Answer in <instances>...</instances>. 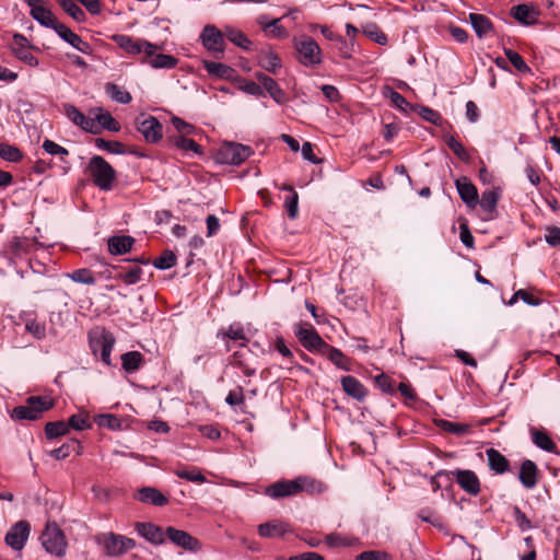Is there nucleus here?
Returning <instances> with one entry per match:
<instances>
[{"label": "nucleus", "mask_w": 560, "mask_h": 560, "mask_svg": "<svg viewBox=\"0 0 560 560\" xmlns=\"http://www.w3.org/2000/svg\"><path fill=\"white\" fill-rule=\"evenodd\" d=\"M94 540L104 555L110 558L122 556L136 547L132 538L113 532L100 533Z\"/></svg>", "instance_id": "1"}, {"label": "nucleus", "mask_w": 560, "mask_h": 560, "mask_svg": "<svg viewBox=\"0 0 560 560\" xmlns=\"http://www.w3.org/2000/svg\"><path fill=\"white\" fill-rule=\"evenodd\" d=\"M88 171L95 186L101 190L112 189L113 182L116 178V172L112 165L101 155L91 158Z\"/></svg>", "instance_id": "2"}, {"label": "nucleus", "mask_w": 560, "mask_h": 560, "mask_svg": "<svg viewBox=\"0 0 560 560\" xmlns=\"http://www.w3.org/2000/svg\"><path fill=\"white\" fill-rule=\"evenodd\" d=\"M52 407V400L43 396H31L25 405L15 407L11 417L16 420H37L40 415Z\"/></svg>", "instance_id": "3"}, {"label": "nucleus", "mask_w": 560, "mask_h": 560, "mask_svg": "<svg viewBox=\"0 0 560 560\" xmlns=\"http://www.w3.org/2000/svg\"><path fill=\"white\" fill-rule=\"evenodd\" d=\"M42 546L56 557H63L67 549V540L61 528L55 523H47L40 535Z\"/></svg>", "instance_id": "4"}, {"label": "nucleus", "mask_w": 560, "mask_h": 560, "mask_svg": "<svg viewBox=\"0 0 560 560\" xmlns=\"http://www.w3.org/2000/svg\"><path fill=\"white\" fill-rule=\"evenodd\" d=\"M116 45L129 55L151 56L154 51L162 49V46L150 43L142 38H133L129 35L116 34L112 37Z\"/></svg>", "instance_id": "5"}, {"label": "nucleus", "mask_w": 560, "mask_h": 560, "mask_svg": "<svg viewBox=\"0 0 560 560\" xmlns=\"http://www.w3.org/2000/svg\"><path fill=\"white\" fill-rule=\"evenodd\" d=\"M294 334L301 345L308 351L324 353L328 343L319 336L310 323H299L294 327Z\"/></svg>", "instance_id": "6"}, {"label": "nucleus", "mask_w": 560, "mask_h": 560, "mask_svg": "<svg viewBox=\"0 0 560 560\" xmlns=\"http://www.w3.org/2000/svg\"><path fill=\"white\" fill-rule=\"evenodd\" d=\"M202 46L214 57H222L225 50L224 28L221 31L212 24L206 25L200 35Z\"/></svg>", "instance_id": "7"}, {"label": "nucleus", "mask_w": 560, "mask_h": 560, "mask_svg": "<svg viewBox=\"0 0 560 560\" xmlns=\"http://www.w3.org/2000/svg\"><path fill=\"white\" fill-rule=\"evenodd\" d=\"M299 61L306 67H316L322 62V50L311 36H303L294 42Z\"/></svg>", "instance_id": "8"}, {"label": "nucleus", "mask_w": 560, "mask_h": 560, "mask_svg": "<svg viewBox=\"0 0 560 560\" xmlns=\"http://www.w3.org/2000/svg\"><path fill=\"white\" fill-rule=\"evenodd\" d=\"M252 149L240 143H225L218 152V159L225 164H241L252 154Z\"/></svg>", "instance_id": "9"}, {"label": "nucleus", "mask_w": 560, "mask_h": 560, "mask_svg": "<svg viewBox=\"0 0 560 560\" xmlns=\"http://www.w3.org/2000/svg\"><path fill=\"white\" fill-rule=\"evenodd\" d=\"M24 2L30 7L31 16L37 21L40 25L45 27L52 28L57 27L58 24H61L54 13L45 7L47 0H24Z\"/></svg>", "instance_id": "10"}, {"label": "nucleus", "mask_w": 560, "mask_h": 560, "mask_svg": "<svg viewBox=\"0 0 560 560\" xmlns=\"http://www.w3.org/2000/svg\"><path fill=\"white\" fill-rule=\"evenodd\" d=\"M136 128L147 142L155 143L162 139V125L154 116L141 115L136 119Z\"/></svg>", "instance_id": "11"}, {"label": "nucleus", "mask_w": 560, "mask_h": 560, "mask_svg": "<svg viewBox=\"0 0 560 560\" xmlns=\"http://www.w3.org/2000/svg\"><path fill=\"white\" fill-rule=\"evenodd\" d=\"M31 532L30 523L26 521H19L7 533L4 541L14 550H22Z\"/></svg>", "instance_id": "12"}, {"label": "nucleus", "mask_w": 560, "mask_h": 560, "mask_svg": "<svg viewBox=\"0 0 560 560\" xmlns=\"http://www.w3.org/2000/svg\"><path fill=\"white\" fill-rule=\"evenodd\" d=\"M63 113L75 126L80 127L82 130L90 132L92 135L100 133V128H97L93 118L85 116L79 108H77L72 104L63 105Z\"/></svg>", "instance_id": "13"}, {"label": "nucleus", "mask_w": 560, "mask_h": 560, "mask_svg": "<svg viewBox=\"0 0 560 560\" xmlns=\"http://www.w3.org/2000/svg\"><path fill=\"white\" fill-rule=\"evenodd\" d=\"M458 486L470 495L480 493V480L475 471L469 469H455L451 471Z\"/></svg>", "instance_id": "14"}, {"label": "nucleus", "mask_w": 560, "mask_h": 560, "mask_svg": "<svg viewBox=\"0 0 560 560\" xmlns=\"http://www.w3.org/2000/svg\"><path fill=\"white\" fill-rule=\"evenodd\" d=\"M165 537L174 545L185 550L195 551L200 547L198 539L192 537L189 533L171 526L166 528Z\"/></svg>", "instance_id": "15"}, {"label": "nucleus", "mask_w": 560, "mask_h": 560, "mask_svg": "<svg viewBox=\"0 0 560 560\" xmlns=\"http://www.w3.org/2000/svg\"><path fill=\"white\" fill-rule=\"evenodd\" d=\"M55 32L58 34L60 38H62L65 42H67L69 45H71L80 52L85 55L92 54V46L88 42L83 40L78 34L72 32L69 27H67L65 24H58L57 27H55Z\"/></svg>", "instance_id": "16"}, {"label": "nucleus", "mask_w": 560, "mask_h": 560, "mask_svg": "<svg viewBox=\"0 0 560 560\" xmlns=\"http://www.w3.org/2000/svg\"><path fill=\"white\" fill-rule=\"evenodd\" d=\"M455 186L460 199L467 205V207L475 208L478 205V190L468 177L462 176L457 178L455 180Z\"/></svg>", "instance_id": "17"}, {"label": "nucleus", "mask_w": 560, "mask_h": 560, "mask_svg": "<svg viewBox=\"0 0 560 560\" xmlns=\"http://www.w3.org/2000/svg\"><path fill=\"white\" fill-rule=\"evenodd\" d=\"M296 479L277 481L266 488L265 493L272 499L292 497L299 493Z\"/></svg>", "instance_id": "18"}, {"label": "nucleus", "mask_w": 560, "mask_h": 560, "mask_svg": "<svg viewBox=\"0 0 560 560\" xmlns=\"http://www.w3.org/2000/svg\"><path fill=\"white\" fill-rule=\"evenodd\" d=\"M12 50L16 58L28 66L36 67L38 65L37 58L30 51L26 37L22 34L13 36Z\"/></svg>", "instance_id": "19"}, {"label": "nucleus", "mask_w": 560, "mask_h": 560, "mask_svg": "<svg viewBox=\"0 0 560 560\" xmlns=\"http://www.w3.org/2000/svg\"><path fill=\"white\" fill-rule=\"evenodd\" d=\"M203 68L210 75L215 77L218 79H223L228 81H240V77L237 75L235 69L225 63L205 60Z\"/></svg>", "instance_id": "20"}, {"label": "nucleus", "mask_w": 560, "mask_h": 560, "mask_svg": "<svg viewBox=\"0 0 560 560\" xmlns=\"http://www.w3.org/2000/svg\"><path fill=\"white\" fill-rule=\"evenodd\" d=\"M511 15L523 25H535L538 22L539 11L528 4H517L511 9Z\"/></svg>", "instance_id": "21"}, {"label": "nucleus", "mask_w": 560, "mask_h": 560, "mask_svg": "<svg viewBox=\"0 0 560 560\" xmlns=\"http://www.w3.org/2000/svg\"><path fill=\"white\" fill-rule=\"evenodd\" d=\"M538 476V467L533 460L525 459L522 462L518 479L526 489H533L537 486Z\"/></svg>", "instance_id": "22"}, {"label": "nucleus", "mask_w": 560, "mask_h": 560, "mask_svg": "<svg viewBox=\"0 0 560 560\" xmlns=\"http://www.w3.org/2000/svg\"><path fill=\"white\" fill-rule=\"evenodd\" d=\"M340 382L343 392L348 396H351L358 401H362L365 399L368 395V389L357 377L351 375L342 376Z\"/></svg>", "instance_id": "23"}, {"label": "nucleus", "mask_w": 560, "mask_h": 560, "mask_svg": "<svg viewBox=\"0 0 560 560\" xmlns=\"http://www.w3.org/2000/svg\"><path fill=\"white\" fill-rule=\"evenodd\" d=\"M136 529L140 536L151 544L160 545L165 540V532L152 523H136Z\"/></svg>", "instance_id": "24"}, {"label": "nucleus", "mask_w": 560, "mask_h": 560, "mask_svg": "<svg viewBox=\"0 0 560 560\" xmlns=\"http://www.w3.org/2000/svg\"><path fill=\"white\" fill-rule=\"evenodd\" d=\"M135 499H137L140 502L150 503L155 506H163L166 505L168 502L167 498L161 491L153 487H143L139 489L137 494L135 495Z\"/></svg>", "instance_id": "25"}, {"label": "nucleus", "mask_w": 560, "mask_h": 560, "mask_svg": "<svg viewBox=\"0 0 560 560\" xmlns=\"http://www.w3.org/2000/svg\"><path fill=\"white\" fill-rule=\"evenodd\" d=\"M142 63H148L153 69H174L178 59L172 55L156 54L154 51L151 56H142Z\"/></svg>", "instance_id": "26"}, {"label": "nucleus", "mask_w": 560, "mask_h": 560, "mask_svg": "<svg viewBox=\"0 0 560 560\" xmlns=\"http://www.w3.org/2000/svg\"><path fill=\"white\" fill-rule=\"evenodd\" d=\"M288 532H290L289 525L280 520H275V521L258 525L259 536L266 537V538L281 537L284 534H287Z\"/></svg>", "instance_id": "27"}, {"label": "nucleus", "mask_w": 560, "mask_h": 560, "mask_svg": "<svg viewBox=\"0 0 560 560\" xmlns=\"http://www.w3.org/2000/svg\"><path fill=\"white\" fill-rule=\"evenodd\" d=\"M486 455L490 470L499 475L510 470V462L498 450L489 448L486 451Z\"/></svg>", "instance_id": "28"}, {"label": "nucleus", "mask_w": 560, "mask_h": 560, "mask_svg": "<svg viewBox=\"0 0 560 560\" xmlns=\"http://www.w3.org/2000/svg\"><path fill=\"white\" fill-rule=\"evenodd\" d=\"M135 238L128 235L113 236L108 240V250L113 255H122L131 250Z\"/></svg>", "instance_id": "29"}, {"label": "nucleus", "mask_w": 560, "mask_h": 560, "mask_svg": "<svg viewBox=\"0 0 560 560\" xmlns=\"http://www.w3.org/2000/svg\"><path fill=\"white\" fill-rule=\"evenodd\" d=\"M468 20L479 38H482L487 34L493 31V24L490 19L483 14L470 13Z\"/></svg>", "instance_id": "30"}, {"label": "nucleus", "mask_w": 560, "mask_h": 560, "mask_svg": "<svg viewBox=\"0 0 560 560\" xmlns=\"http://www.w3.org/2000/svg\"><path fill=\"white\" fill-rule=\"evenodd\" d=\"M82 452V446L80 442L75 439H71L68 442L63 443L60 447L51 450L48 454L52 458L57 460H61L67 458L71 453H75L80 455Z\"/></svg>", "instance_id": "31"}, {"label": "nucleus", "mask_w": 560, "mask_h": 560, "mask_svg": "<svg viewBox=\"0 0 560 560\" xmlns=\"http://www.w3.org/2000/svg\"><path fill=\"white\" fill-rule=\"evenodd\" d=\"M295 479L298 485L300 486L299 493L305 491L306 493L310 494H319L326 490L325 483L315 478L308 476H300L296 477Z\"/></svg>", "instance_id": "32"}, {"label": "nucleus", "mask_w": 560, "mask_h": 560, "mask_svg": "<svg viewBox=\"0 0 560 560\" xmlns=\"http://www.w3.org/2000/svg\"><path fill=\"white\" fill-rule=\"evenodd\" d=\"M122 369L127 373H133L140 370L144 363V357L139 351H129L120 357Z\"/></svg>", "instance_id": "33"}, {"label": "nucleus", "mask_w": 560, "mask_h": 560, "mask_svg": "<svg viewBox=\"0 0 560 560\" xmlns=\"http://www.w3.org/2000/svg\"><path fill=\"white\" fill-rule=\"evenodd\" d=\"M282 190L289 191V195L284 198V208L288 213V217L292 220L296 219L299 215V195L293 189L292 186L283 185L280 187Z\"/></svg>", "instance_id": "34"}, {"label": "nucleus", "mask_w": 560, "mask_h": 560, "mask_svg": "<svg viewBox=\"0 0 560 560\" xmlns=\"http://www.w3.org/2000/svg\"><path fill=\"white\" fill-rule=\"evenodd\" d=\"M258 65L266 71L273 74L278 73L281 69V60L279 56L271 50L264 51L258 56Z\"/></svg>", "instance_id": "35"}, {"label": "nucleus", "mask_w": 560, "mask_h": 560, "mask_svg": "<svg viewBox=\"0 0 560 560\" xmlns=\"http://www.w3.org/2000/svg\"><path fill=\"white\" fill-rule=\"evenodd\" d=\"M100 130L106 129L108 131L118 132L120 130V124L110 115L108 112L98 109V113L93 118Z\"/></svg>", "instance_id": "36"}, {"label": "nucleus", "mask_w": 560, "mask_h": 560, "mask_svg": "<svg viewBox=\"0 0 560 560\" xmlns=\"http://www.w3.org/2000/svg\"><path fill=\"white\" fill-rule=\"evenodd\" d=\"M224 34L225 38L233 43L235 46L244 50H248L250 48L252 42L241 30L233 26H225Z\"/></svg>", "instance_id": "37"}, {"label": "nucleus", "mask_w": 560, "mask_h": 560, "mask_svg": "<svg viewBox=\"0 0 560 560\" xmlns=\"http://www.w3.org/2000/svg\"><path fill=\"white\" fill-rule=\"evenodd\" d=\"M325 542L328 547H352L360 544L359 538L353 536H343L339 533H330L325 536Z\"/></svg>", "instance_id": "38"}, {"label": "nucleus", "mask_w": 560, "mask_h": 560, "mask_svg": "<svg viewBox=\"0 0 560 560\" xmlns=\"http://www.w3.org/2000/svg\"><path fill=\"white\" fill-rule=\"evenodd\" d=\"M499 199H500V188L493 187V188L485 190L482 192L481 199L478 203H480V207L485 211L491 213L495 210Z\"/></svg>", "instance_id": "39"}, {"label": "nucleus", "mask_w": 560, "mask_h": 560, "mask_svg": "<svg viewBox=\"0 0 560 560\" xmlns=\"http://www.w3.org/2000/svg\"><path fill=\"white\" fill-rule=\"evenodd\" d=\"M222 339L232 340L238 342L241 346H245L248 341L244 328L240 324L231 325L226 330H222L218 334Z\"/></svg>", "instance_id": "40"}, {"label": "nucleus", "mask_w": 560, "mask_h": 560, "mask_svg": "<svg viewBox=\"0 0 560 560\" xmlns=\"http://www.w3.org/2000/svg\"><path fill=\"white\" fill-rule=\"evenodd\" d=\"M115 337L112 332L103 330L101 334L90 337V347L93 354L101 353L104 346L115 343Z\"/></svg>", "instance_id": "41"}, {"label": "nucleus", "mask_w": 560, "mask_h": 560, "mask_svg": "<svg viewBox=\"0 0 560 560\" xmlns=\"http://www.w3.org/2000/svg\"><path fill=\"white\" fill-rule=\"evenodd\" d=\"M34 241L27 237L14 236L10 242V249L14 256H22L34 248Z\"/></svg>", "instance_id": "42"}, {"label": "nucleus", "mask_w": 560, "mask_h": 560, "mask_svg": "<svg viewBox=\"0 0 560 560\" xmlns=\"http://www.w3.org/2000/svg\"><path fill=\"white\" fill-rule=\"evenodd\" d=\"M532 439H533V443L544 450V451H547V452H551V453H555L557 451V445L556 443L550 439V436L544 432V431H540V430H533L532 432Z\"/></svg>", "instance_id": "43"}, {"label": "nucleus", "mask_w": 560, "mask_h": 560, "mask_svg": "<svg viewBox=\"0 0 560 560\" xmlns=\"http://www.w3.org/2000/svg\"><path fill=\"white\" fill-rule=\"evenodd\" d=\"M328 359L339 369L345 371H350L351 366L349 364V359L337 348L328 345V348H325V352Z\"/></svg>", "instance_id": "44"}, {"label": "nucleus", "mask_w": 560, "mask_h": 560, "mask_svg": "<svg viewBox=\"0 0 560 560\" xmlns=\"http://www.w3.org/2000/svg\"><path fill=\"white\" fill-rule=\"evenodd\" d=\"M105 90L110 98L119 104H129L132 100L131 94L128 91L121 89L115 83H107Z\"/></svg>", "instance_id": "45"}, {"label": "nucleus", "mask_w": 560, "mask_h": 560, "mask_svg": "<svg viewBox=\"0 0 560 560\" xmlns=\"http://www.w3.org/2000/svg\"><path fill=\"white\" fill-rule=\"evenodd\" d=\"M69 433V424L65 421L48 422L45 425V434L49 440L63 436Z\"/></svg>", "instance_id": "46"}, {"label": "nucleus", "mask_w": 560, "mask_h": 560, "mask_svg": "<svg viewBox=\"0 0 560 560\" xmlns=\"http://www.w3.org/2000/svg\"><path fill=\"white\" fill-rule=\"evenodd\" d=\"M438 425L443 431L458 436L470 432V425L465 423H457L448 420H439Z\"/></svg>", "instance_id": "47"}, {"label": "nucleus", "mask_w": 560, "mask_h": 560, "mask_svg": "<svg viewBox=\"0 0 560 560\" xmlns=\"http://www.w3.org/2000/svg\"><path fill=\"white\" fill-rule=\"evenodd\" d=\"M57 2L73 20L77 22L84 21V11L73 0H57Z\"/></svg>", "instance_id": "48"}, {"label": "nucleus", "mask_w": 560, "mask_h": 560, "mask_svg": "<svg viewBox=\"0 0 560 560\" xmlns=\"http://www.w3.org/2000/svg\"><path fill=\"white\" fill-rule=\"evenodd\" d=\"M67 277H69L74 282L88 285H93L96 282L93 272L88 268L73 270L72 272L68 273Z\"/></svg>", "instance_id": "49"}, {"label": "nucleus", "mask_w": 560, "mask_h": 560, "mask_svg": "<svg viewBox=\"0 0 560 560\" xmlns=\"http://www.w3.org/2000/svg\"><path fill=\"white\" fill-rule=\"evenodd\" d=\"M444 141L445 143L447 144V147L450 148V150H452V152L458 158L460 159L462 161L464 162H468L469 161V154L467 153L466 149L464 148V145L457 140L455 139L453 136L451 135H445L444 136Z\"/></svg>", "instance_id": "50"}, {"label": "nucleus", "mask_w": 560, "mask_h": 560, "mask_svg": "<svg viewBox=\"0 0 560 560\" xmlns=\"http://www.w3.org/2000/svg\"><path fill=\"white\" fill-rule=\"evenodd\" d=\"M504 54L509 61L514 66V68L522 73H530L532 69L527 66L524 58L516 51L505 48Z\"/></svg>", "instance_id": "51"}, {"label": "nucleus", "mask_w": 560, "mask_h": 560, "mask_svg": "<svg viewBox=\"0 0 560 560\" xmlns=\"http://www.w3.org/2000/svg\"><path fill=\"white\" fill-rule=\"evenodd\" d=\"M176 255L172 250L166 249L160 257L153 260V266L156 269L166 270L174 267L176 265Z\"/></svg>", "instance_id": "52"}, {"label": "nucleus", "mask_w": 560, "mask_h": 560, "mask_svg": "<svg viewBox=\"0 0 560 560\" xmlns=\"http://www.w3.org/2000/svg\"><path fill=\"white\" fill-rule=\"evenodd\" d=\"M173 143L176 148L183 151H192L197 154L202 153L201 147L192 139L186 138V136H176L173 138Z\"/></svg>", "instance_id": "53"}, {"label": "nucleus", "mask_w": 560, "mask_h": 560, "mask_svg": "<svg viewBox=\"0 0 560 560\" xmlns=\"http://www.w3.org/2000/svg\"><path fill=\"white\" fill-rule=\"evenodd\" d=\"M25 329L34 338L42 340L47 336V329L45 324L38 322L35 318L27 319L25 323Z\"/></svg>", "instance_id": "54"}, {"label": "nucleus", "mask_w": 560, "mask_h": 560, "mask_svg": "<svg viewBox=\"0 0 560 560\" xmlns=\"http://www.w3.org/2000/svg\"><path fill=\"white\" fill-rule=\"evenodd\" d=\"M425 121H429L435 126H440L442 124V116L439 112L423 106H415V109Z\"/></svg>", "instance_id": "55"}, {"label": "nucleus", "mask_w": 560, "mask_h": 560, "mask_svg": "<svg viewBox=\"0 0 560 560\" xmlns=\"http://www.w3.org/2000/svg\"><path fill=\"white\" fill-rule=\"evenodd\" d=\"M264 89L269 93V95L273 98L278 104H283L287 101V96L284 91L279 86V84L271 78L267 80V83L262 85Z\"/></svg>", "instance_id": "56"}, {"label": "nucleus", "mask_w": 560, "mask_h": 560, "mask_svg": "<svg viewBox=\"0 0 560 560\" xmlns=\"http://www.w3.org/2000/svg\"><path fill=\"white\" fill-rule=\"evenodd\" d=\"M0 158L9 162H19L22 160V152L14 145L0 143Z\"/></svg>", "instance_id": "57"}, {"label": "nucleus", "mask_w": 560, "mask_h": 560, "mask_svg": "<svg viewBox=\"0 0 560 560\" xmlns=\"http://www.w3.org/2000/svg\"><path fill=\"white\" fill-rule=\"evenodd\" d=\"M174 474L179 478H183V479H186V480L192 481V482H205L206 481L205 476L197 468L187 469V468L179 467L174 470Z\"/></svg>", "instance_id": "58"}, {"label": "nucleus", "mask_w": 560, "mask_h": 560, "mask_svg": "<svg viewBox=\"0 0 560 560\" xmlns=\"http://www.w3.org/2000/svg\"><path fill=\"white\" fill-rule=\"evenodd\" d=\"M94 143L97 149L109 153L122 154L125 152L124 145L118 141H108L103 138H96Z\"/></svg>", "instance_id": "59"}, {"label": "nucleus", "mask_w": 560, "mask_h": 560, "mask_svg": "<svg viewBox=\"0 0 560 560\" xmlns=\"http://www.w3.org/2000/svg\"><path fill=\"white\" fill-rule=\"evenodd\" d=\"M96 423L102 428H107L109 430H118L121 427V420L110 413L100 415L95 418Z\"/></svg>", "instance_id": "60"}, {"label": "nucleus", "mask_w": 560, "mask_h": 560, "mask_svg": "<svg viewBox=\"0 0 560 560\" xmlns=\"http://www.w3.org/2000/svg\"><path fill=\"white\" fill-rule=\"evenodd\" d=\"M243 357L244 354L240 351H236L234 352V354L232 355V361H231V364L241 369L242 372L246 375V376H254L255 373H256V369L250 366L249 364H247L244 360H243Z\"/></svg>", "instance_id": "61"}, {"label": "nucleus", "mask_w": 560, "mask_h": 560, "mask_svg": "<svg viewBox=\"0 0 560 560\" xmlns=\"http://www.w3.org/2000/svg\"><path fill=\"white\" fill-rule=\"evenodd\" d=\"M67 423L69 424V430L74 429L82 431L91 428V422L89 421L88 415H73L69 418Z\"/></svg>", "instance_id": "62"}, {"label": "nucleus", "mask_w": 560, "mask_h": 560, "mask_svg": "<svg viewBox=\"0 0 560 560\" xmlns=\"http://www.w3.org/2000/svg\"><path fill=\"white\" fill-rule=\"evenodd\" d=\"M142 269L140 267H132L126 272L118 275V278L126 284H136L141 280Z\"/></svg>", "instance_id": "63"}, {"label": "nucleus", "mask_w": 560, "mask_h": 560, "mask_svg": "<svg viewBox=\"0 0 560 560\" xmlns=\"http://www.w3.org/2000/svg\"><path fill=\"white\" fill-rule=\"evenodd\" d=\"M357 560H392V556L381 550H369L358 555Z\"/></svg>", "instance_id": "64"}]
</instances>
